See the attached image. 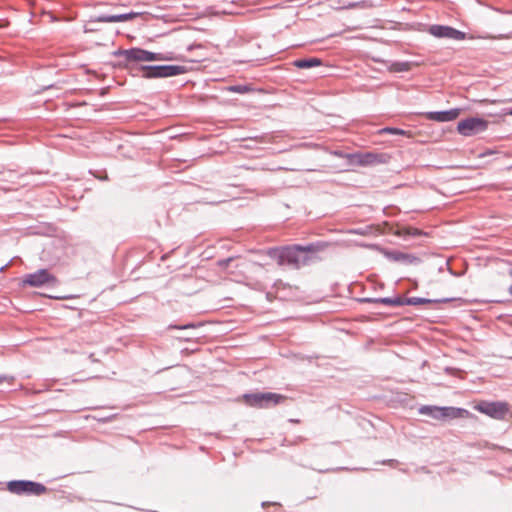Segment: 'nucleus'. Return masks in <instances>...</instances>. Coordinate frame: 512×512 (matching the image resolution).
<instances>
[{"label": "nucleus", "mask_w": 512, "mask_h": 512, "mask_svg": "<svg viewBox=\"0 0 512 512\" xmlns=\"http://www.w3.org/2000/svg\"><path fill=\"white\" fill-rule=\"evenodd\" d=\"M6 267H7V264H6V265H4V266H2V267H0V272L4 271V269H5Z\"/></svg>", "instance_id": "28"}, {"label": "nucleus", "mask_w": 512, "mask_h": 512, "mask_svg": "<svg viewBox=\"0 0 512 512\" xmlns=\"http://www.w3.org/2000/svg\"><path fill=\"white\" fill-rule=\"evenodd\" d=\"M488 128V121L478 117H470L458 122L457 131L466 137L476 135Z\"/></svg>", "instance_id": "7"}, {"label": "nucleus", "mask_w": 512, "mask_h": 512, "mask_svg": "<svg viewBox=\"0 0 512 512\" xmlns=\"http://www.w3.org/2000/svg\"><path fill=\"white\" fill-rule=\"evenodd\" d=\"M51 298H54V296H50ZM62 297L55 296V299H61Z\"/></svg>", "instance_id": "29"}, {"label": "nucleus", "mask_w": 512, "mask_h": 512, "mask_svg": "<svg viewBox=\"0 0 512 512\" xmlns=\"http://www.w3.org/2000/svg\"><path fill=\"white\" fill-rule=\"evenodd\" d=\"M377 301L380 302V303H383V304L391 306L392 299L391 298H381V299H379Z\"/></svg>", "instance_id": "25"}, {"label": "nucleus", "mask_w": 512, "mask_h": 512, "mask_svg": "<svg viewBox=\"0 0 512 512\" xmlns=\"http://www.w3.org/2000/svg\"><path fill=\"white\" fill-rule=\"evenodd\" d=\"M3 377H0V382L2 381Z\"/></svg>", "instance_id": "31"}, {"label": "nucleus", "mask_w": 512, "mask_h": 512, "mask_svg": "<svg viewBox=\"0 0 512 512\" xmlns=\"http://www.w3.org/2000/svg\"><path fill=\"white\" fill-rule=\"evenodd\" d=\"M444 420L457 419V418H470L472 414L463 408L457 407H443Z\"/></svg>", "instance_id": "12"}, {"label": "nucleus", "mask_w": 512, "mask_h": 512, "mask_svg": "<svg viewBox=\"0 0 512 512\" xmlns=\"http://www.w3.org/2000/svg\"><path fill=\"white\" fill-rule=\"evenodd\" d=\"M232 260H233L232 257L224 259V260H220V261H218V266L221 268H226Z\"/></svg>", "instance_id": "23"}, {"label": "nucleus", "mask_w": 512, "mask_h": 512, "mask_svg": "<svg viewBox=\"0 0 512 512\" xmlns=\"http://www.w3.org/2000/svg\"><path fill=\"white\" fill-rule=\"evenodd\" d=\"M231 91L233 92H237V93H248L250 92L252 89L249 87V86H242V85H238V86H232L230 88Z\"/></svg>", "instance_id": "21"}, {"label": "nucleus", "mask_w": 512, "mask_h": 512, "mask_svg": "<svg viewBox=\"0 0 512 512\" xmlns=\"http://www.w3.org/2000/svg\"><path fill=\"white\" fill-rule=\"evenodd\" d=\"M115 55L123 56L128 62H149V61H189L192 63L199 62L201 59H185L183 57L174 56L172 53H152L139 48H132L128 50H119L115 52Z\"/></svg>", "instance_id": "2"}, {"label": "nucleus", "mask_w": 512, "mask_h": 512, "mask_svg": "<svg viewBox=\"0 0 512 512\" xmlns=\"http://www.w3.org/2000/svg\"><path fill=\"white\" fill-rule=\"evenodd\" d=\"M419 413L435 420H444L443 407L425 405L420 407Z\"/></svg>", "instance_id": "13"}, {"label": "nucleus", "mask_w": 512, "mask_h": 512, "mask_svg": "<svg viewBox=\"0 0 512 512\" xmlns=\"http://www.w3.org/2000/svg\"><path fill=\"white\" fill-rule=\"evenodd\" d=\"M406 304V300L400 297L392 299L391 306H401Z\"/></svg>", "instance_id": "22"}, {"label": "nucleus", "mask_w": 512, "mask_h": 512, "mask_svg": "<svg viewBox=\"0 0 512 512\" xmlns=\"http://www.w3.org/2000/svg\"><path fill=\"white\" fill-rule=\"evenodd\" d=\"M7 489L16 495H35L39 496L47 491L42 483L31 480H11L7 483Z\"/></svg>", "instance_id": "4"}, {"label": "nucleus", "mask_w": 512, "mask_h": 512, "mask_svg": "<svg viewBox=\"0 0 512 512\" xmlns=\"http://www.w3.org/2000/svg\"><path fill=\"white\" fill-rule=\"evenodd\" d=\"M390 258L395 261L404 262L408 264H412L418 261L417 257L403 252H393L390 254Z\"/></svg>", "instance_id": "15"}, {"label": "nucleus", "mask_w": 512, "mask_h": 512, "mask_svg": "<svg viewBox=\"0 0 512 512\" xmlns=\"http://www.w3.org/2000/svg\"><path fill=\"white\" fill-rule=\"evenodd\" d=\"M508 114L512 116V109L508 112Z\"/></svg>", "instance_id": "30"}, {"label": "nucleus", "mask_w": 512, "mask_h": 512, "mask_svg": "<svg viewBox=\"0 0 512 512\" xmlns=\"http://www.w3.org/2000/svg\"><path fill=\"white\" fill-rule=\"evenodd\" d=\"M188 69L183 65H163L147 67L144 76L148 78L169 77L186 73Z\"/></svg>", "instance_id": "8"}, {"label": "nucleus", "mask_w": 512, "mask_h": 512, "mask_svg": "<svg viewBox=\"0 0 512 512\" xmlns=\"http://www.w3.org/2000/svg\"><path fill=\"white\" fill-rule=\"evenodd\" d=\"M400 236H420L422 231L414 227H403L397 231Z\"/></svg>", "instance_id": "16"}, {"label": "nucleus", "mask_w": 512, "mask_h": 512, "mask_svg": "<svg viewBox=\"0 0 512 512\" xmlns=\"http://www.w3.org/2000/svg\"><path fill=\"white\" fill-rule=\"evenodd\" d=\"M8 175H9V177L4 176L2 179H4V180H10V179H11V177L14 175V172H13V171H9V172H8Z\"/></svg>", "instance_id": "26"}, {"label": "nucleus", "mask_w": 512, "mask_h": 512, "mask_svg": "<svg viewBox=\"0 0 512 512\" xmlns=\"http://www.w3.org/2000/svg\"><path fill=\"white\" fill-rule=\"evenodd\" d=\"M314 251L315 247L313 245H292L281 248L269 249L267 254L270 258L275 259L279 266L288 265L295 269H298L300 268L302 263L300 253Z\"/></svg>", "instance_id": "1"}, {"label": "nucleus", "mask_w": 512, "mask_h": 512, "mask_svg": "<svg viewBox=\"0 0 512 512\" xmlns=\"http://www.w3.org/2000/svg\"><path fill=\"white\" fill-rule=\"evenodd\" d=\"M58 283L57 278L48 269H39L33 273L26 274L22 279L23 286L43 287L55 286Z\"/></svg>", "instance_id": "5"}, {"label": "nucleus", "mask_w": 512, "mask_h": 512, "mask_svg": "<svg viewBox=\"0 0 512 512\" xmlns=\"http://www.w3.org/2000/svg\"><path fill=\"white\" fill-rule=\"evenodd\" d=\"M391 69L395 72H405L411 69V65L408 62H397L391 66Z\"/></svg>", "instance_id": "18"}, {"label": "nucleus", "mask_w": 512, "mask_h": 512, "mask_svg": "<svg viewBox=\"0 0 512 512\" xmlns=\"http://www.w3.org/2000/svg\"><path fill=\"white\" fill-rule=\"evenodd\" d=\"M193 48H201V45H195V46H190L189 49H193Z\"/></svg>", "instance_id": "27"}, {"label": "nucleus", "mask_w": 512, "mask_h": 512, "mask_svg": "<svg viewBox=\"0 0 512 512\" xmlns=\"http://www.w3.org/2000/svg\"><path fill=\"white\" fill-rule=\"evenodd\" d=\"M287 397L273 392H257L243 395V401L246 405L258 408L268 409L284 403Z\"/></svg>", "instance_id": "3"}, {"label": "nucleus", "mask_w": 512, "mask_h": 512, "mask_svg": "<svg viewBox=\"0 0 512 512\" xmlns=\"http://www.w3.org/2000/svg\"><path fill=\"white\" fill-rule=\"evenodd\" d=\"M474 408L482 414H485L491 418L502 420L510 411V406L506 402H488L480 401Z\"/></svg>", "instance_id": "6"}, {"label": "nucleus", "mask_w": 512, "mask_h": 512, "mask_svg": "<svg viewBox=\"0 0 512 512\" xmlns=\"http://www.w3.org/2000/svg\"><path fill=\"white\" fill-rule=\"evenodd\" d=\"M428 32L436 38H448L457 41L466 39V33L450 26L431 25L428 28Z\"/></svg>", "instance_id": "9"}, {"label": "nucleus", "mask_w": 512, "mask_h": 512, "mask_svg": "<svg viewBox=\"0 0 512 512\" xmlns=\"http://www.w3.org/2000/svg\"><path fill=\"white\" fill-rule=\"evenodd\" d=\"M195 327H196L195 324H187L184 326H171V328H174V329H190V328H195Z\"/></svg>", "instance_id": "24"}, {"label": "nucleus", "mask_w": 512, "mask_h": 512, "mask_svg": "<svg viewBox=\"0 0 512 512\" xmlns=\"http://www.w3.org/2000/svg\"><path fill=\"white\" fill-rule=\"evenodd\" d=\"M460 112V109L455 108L448 111L430 112L426 115V117L430 120L438 122H448L455 120L460 115Z\"/></svg>", "instance_id": "11"}, {"label": "nucleus", "mask_w": 512, "mask_h": 512, "mask_svg": "<svg viewBox=\"0 0 512 512\" xmlns=\"http://www.w3.org/2000/svg\"><path fill=\"white\" fill-rule=\"evenodd\" d=\"M132 17L131 14H124V15H117V16H111L109 18H98L99 21H111V22H119V21H125Z\"/></svg>", "instance_id": "19"}, {"label": "nucleus", "mask_w": 512, "mask_h": 512, "mask_svg": "<svg viewBox=\"0 0 512 512\" xmlns=\"http://www.w3.org/2000/svg\"><path fill=\"white\" fill-rule=\"evenodd\" d=\"M429 302H430V300H428V299L417 298V297L406 299V304H408V305H419V304H426Z\"/></svg>", "instance_id": "20"}, {"label": "nucleus", "mask_w": 512, "mask_h": 512, "mask_svg": "<svg viewBox=\"0 0 512 512\" xmlns=\"http://www.w3.org/2000/svg\"><path fill=\"white\" fill-rule=\"evenodd\" d=\"M357 159V163L362 166L375 165L379 163H386L389 159L387 154H377V153H364L355 155Z\"/></svg>", "instance_id": "10"}, {"label": "nucleus", "mask_w": 512, "mask_h": 512, "mask_svg": "<svg viewBox=\"0 0 512 512\" xmlns=\"http://www.w3.org/2000/svg\"><path fill=\"white\" fill-rule=\"evenodd\" d=\"M321 64L322 61L319 58L297 59L293 62V65L299 69L317 67L320 66Z\"/></svg>", "instance_id": "14"}, {"label": "nucleus", "mask_w": 512, "mask_h": 512, "mask_svg": "<svg viewBox=\"0 0 512 512\" xmlns=\"http://www.w3.org/2000/svg\"><path fill=\"white\" fill-rule=\"evenodd\" d=\"M383 133H389V134H396V135H403V136H407V137H412V134L409 131H405V130L398 129V128H391V127H386V128H383V129L379 130V134H383Z\"/></svg>", "instance_id": "17"}]
</instances>
